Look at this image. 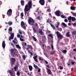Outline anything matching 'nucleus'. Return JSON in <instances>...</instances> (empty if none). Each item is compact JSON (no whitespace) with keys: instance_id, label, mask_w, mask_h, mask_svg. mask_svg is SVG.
<instances>
[{"instance_id":"39","label":"nucleus","mask_w":76,"mask_h":76,"mask_svg":"<svg viewBox=\"0 0 76 76\" xmlns=\"http://www.w3.org/2000/svg\"><path fill=\"white\" fill-rule=\"evenodd\" d=\"M62 52L64 53H67V50H63Z\"/></svg>"},{"instance_id":"40","label":"nucleus","mask_w":76,"mask_h":76,"mask_svg":"<svg viewBox=\"0 0 76 76\" xmlns=\"http://www.w3.org/2000/svg\"><path fill=\"white\" fill-rule=\"evenodd\" d=\"M47 11L48 12H51V10H50V9L49 8L47 10Z\"/></svg>"},{"instance_id":"3","label":"nucleus","mask_w":76,"mask_h":76,"mask_svg":"<svg viewBox=\"0 0 76 76\" xmlns=\"http://www.w3.org/2000/svg\"><path fill=\"white\" fill-rule=\"evenodd\" d=\"M28 22L29 25H31V26H34V23H35V21L32 18H30L28 20Z\"/></svg>"},{"instance_id":"20","label":"nucleus","mask_w":76,"mask_h":76,"mask_svg":"<svg viewBox=\"0 0 76 76\" xmlns=\"http://www.w3.org/2000/svg\"><path fill=\"white\" fill-rule=\"evenodd\" d=\"M59 24H60V23L58 22H57V25H56L55 26L56 27V28H58V26H59Z\"/></svg>"},{"instance_id":"15","label":"nucleus","mask_w":76,"mask_h":76,"mask_svg":"<svg viewBox=\"0 0 76 76\" xmlns=\"http://www.w3.org/2000/svg\"><path fill=\"white\" fill-rule=\"evenodd\" d=\"M7 24L9 25V26H11L13 24V22L12 21H10L7 23Z\"/></svg>"},{"instance_id":"32","label":"nucleus","mask_w":76,"mask_h":76,"mask_svg":"<svg viewBox=\"0 0 76 76\" xmlns=\"http://www.w3.org/2000/svg\"><path fill=\"white\" fill-rule=\"evenodd\" d=\"M19 32L20 35H22V32L20 30H19Z\"/></svg>"},{"instance_id":"12","label":"nucleus","mask_w":76,"mask_h":76,"mask_svg":"<svg viewBox=\"0 0 76 76\" xmlns=\"http://www.w3.org/2000/svg\"><path fill=\"white\" fill-rule=\"evenodd\" d=\"M47 73H48L49 75H51L52 74V72L50 69H49L48 71H47Z\"/></svg>"},{"instance_id":"2","label":"nucleus","mask_w":76,"mask_h":76,"mask_svg":"<svg viewBox=\"0 0 76 76\" xmlns=\"http://www.w3.org/2000/svg\"><path fill=\"white\" fill-rule=\"evenodd\" d=\"M10 32H12V28L11 27H10V28L8 29V33L11 35V36L10 37L9 39V41H11V39H13L14 38V33L12 32L10 33Z\"/></svg>"},{"instance_id":"52","label":"nucleus","mask_w":76,"mask_h":76,"mask_svg":"<svg viewBox=\"0 0 76 76\" xmlns=\"http://www.w3.org/2000/svg\"><path fill=\"white\" fill-rule=\"evenodd\" d=\"M34 61H35L37 63H38V60L37 59H34Z\"/></svg>"},{"instance_id":"51","label":"nucleus","mask_w":76,"mask_h":76,"mask_svg":"<svg viewBox=\"0 0 76 76\" xmlns=\"http://www.w3.org/2000/svg\"><path fill=\"white\" fill-rule=\"evenodd\" d=\"M71 63H72V65H73V64H75V62L73 61H71Z\"/></svg>"},{"instance_id":"47","label":"nucleus","mask_w":76,"mask_h":76,"mask_svg":"<svg viewBox=\"0 0 76 76\" xmlns=\"http://www.w3.org/2000/svg\"><path fill=\"white\" fill-rule=\"evenodd\" d=\"M39 60H41L42 61H43V58H41V57H39Z\"/></svg>"},{"instance_id":"1","label":"nucleus","mask_w":76,"mask_h":76,"mask_svg":"<svg viewBox=\"0 0 76 76\" xmlns=\"http://www.w3.org/2000/svg\"><path fill=\"white\" fill-rule=\"evenodd\" d=\"M32 7V1L30 0L28 1L27 4L25 6V8H24V12L25 15H26L27 13V12H28L30 8Z\"/></svg>"},{"instance_id":"30","label":"nucleus","mask_w":76,"mask_h":76,"mask_svg":"<svg viewBox=\"0 0 76 76\" xmlns=\"http://www.w3.org/2000/svg\"><path fill=\"white\" fill-rule=\"evenodd\" d=\"M27 47H28V48H31V50H32V47L31 46H30L29 45H28Z\"/></svg>"},{"instance_id":"34","label":"nucleus","mask_w":76,"mask_h":76,"mask_svg":"<svg viewBox=\"0 0 76 76\" xmlns=\"http://www.w3.org/2000/svg\"><path fill=\"white\" fill-rule=\"evenodd\" d=\"M49 37H51L52 38H53V35H52V34H49L48 35Z\"/></svg>"},{"instance_id":"63","label":"nucleus","mask_w":76,"mask_h":76,"mask_svg":"<svg viewBox=\"0 0 76 76\" xmlns=\"http://www.w3.org/2000/svg\"><path fill=\"white\" fill-rule=\"evenodd\" d=\"M73 15L74 16H76V13H74L73 14Z\"/></svg>"},{"instance_id":"54","label":"nucleus","mask_w":76,"mask_h":76,"mask_svg":"<svg viewBox=\"0 0 76 76\" xmlns=\"http://www.w3.org/2000/svg\"><path fill=\"white\" fill-rule=\"evenodd\" d=\"M64 22H67L68 21L67 19H65L64 20Z\"/></svg>"},{"instance_id":"11","label":"nucleus","mask_w":76,"mask_h":76,"mask_svg":"<svg viewBox=\"0 0 76 76\" xmlns=\"http://www.w3.org/2000/svg\"><path fill=\"white\" fill-rule=\"evenodd\" d=\"M19 67V64L17 63V64L14 67V70L15 72H16L17 71V69H18V67Z\"/></svg>"},{"instance_id":"10","label":"nucleus","mask_w":76,"mask_h":76,"mask_svg":"<svg viewBox=\"0 0 76 76\" xmlns=\"http://www.w3.org/2000/svg\"><path fill=\"white\" fill-rule=\"evenodd\" d=\"M61 13V12L59 10H58L55 12V14L57 16H60V13Z\"/></svg>"},{"instance_id":"8","label":"nucleus","mask_w":76,"mask_h":76,"mask_svg":"<svg viewBox=\"0 0 76 76\" xmlns=\"http://www.w3.org/2000/svg\"><path fill=\"white\" fill-rule=\"evenodd\" d=\"M21 26L24 29H26V26H25V23L23 21H21Z\"/></svg>"},{"instance_id":"42","label":"nucleus","mask_w":76,"mask_h":76,"mask_svg":"<svg viewBox=\"0 0 76 76\" xmlns=\"http://www.w3.org/2000/svg\"><path fill=\"white\" fill-rule=\"evenodd\" d=\"M20 39L21 41H24V40H23V39L21 38V37H20Z\"/></svg>"},{"instance_id":"17","label":"nucleus","mask_w":76,"mask_h":76,"mask_svg":"<svg viewBox=\"0 0 76 76\" xmlns=\"http://www.w3.org/2000/svg\"><path fill=\"white\" fill-rule=\"evenodd\" d=\"M15 47L18 49H21V48L19 46V45H15Z\"/></svg>"},{"instance_id":"43","label":"nucleus","mask_w":76,"mask_h":76,"mask_svg":"<svg viewBox=\"0 0 76 76\" xmlns=\"http://www.w3.org/2000/svg\"><path fill=\"white\" fill-rule=\"evenodd\" d=\"M59 67L60 68V69L61 70H62V69H63V67L62 66H59Z\"/></svg>"},{"instance_id":"56","label":"nucleus","mask_w":76,"mask_h":76,"mask_svg":"<svg viewBox=\"0 0 76 76\" xmlns=\"http://www.w3.org/2000/svg\"><path fill=\"white\" fill-rule=\"evenodd\" d=\"M73 26H76V23H74L72 24Z\"/></svg>"},{"instance_id":"4","label":"nucleus","mask_w":76,"mask_h":76,"mask_svg":"<svg viewBox=\"0 0 76 76\" xmlns=\"http://www.w3.org/2000/svg\"><path fill=\"white\" fill-rule=\"evenodd\" d=\"M10 51H11V56H14L15 54H16V53L18 51V50L16 49H11L10 50Z\"/></svg>"},{"instance_id":"18","label":"nucleus","mask_w":76,"mask_h":76,"mask_svg":"<svg viewBox=\"0 0 76 76\" xmlns=\"http://www.w3.org/2000/svg\"><path fill=\"white\" fill-rule=\"evenodd\" d=\"M29 70L30 71H32V66L31 65H29L28 66Z\"/></svg>"},{"instance_id":"23","label":"nucleus","mask_w":76,"mask_h":76,"mask_svg":"<svg viewBox=\"0 0 76 76\" xmlns=\"http://www.w3.org/2000/svg\"><path fill=\"white\" fill-rule=\"evenodd\" d=\"M72 35H76V31H72Z\"/></svg>"},{"instance_id":"61","label":"nucleus","mask_w":76,"mask_h":76,"mask_svg":"<svg viewBox=\"0 0 76 76\" xmlns=\"http://www.w3.org/2000/svg\"><path fill=\"white\" fill-rule=\"evenodd\" d=\"M30 53L31 56H33V54L32 53V52H30Z\"/></svg>"},{"instance_id":"62","label":"nucleus","mask_w":76,"mask_h":76,"mask_svg":"<svg viewBox=\"0 0 76 76\" xmlns=\"http://www.w3.org/2000/svg\"><path fill=\"white\" fill-rule=\"evenodd\" d=\"M45 63H46V64H48V62L47 61H45Z\"/></svg>"},{"instance_id":"26","label":"nucleus","mask_w":76,"mask_h":76,"mask_svg":"<svg viewBox=\"0 0 76 76\" xmlns=\"http://www.w3.org/2000/svg\"><path fill=\"white\" fill-rule=\"evenodd\" d=\"M50 46H51L52 50H54V46H53V44H51Z\"/></svg>"},{"instance_id":"7","label":"nucleus","mask_w":76,"mask_h":76,"mask_svg":"<svg viewBox=\"0 0 76 76\" xmlns=\"http://www.w3.org/2000/svg\"><path fill=\"white\" fill-rule=\"evenodd\" d=\"M7 14L8 16H12V10L11 9H9L7 11Z\"/></svg>"},{"instance_id":"44","label":"nucleus","mask_w":76,"mask_h":76,"mask_svg":"<svg viewBox=\"0 0 76 76\" xmlns=\"http://www.w3.org/2000/svg\"><path fill=\"white\" fill-rule=\"evenodd\" d=\"M61 18H65V16H64V15H61Z\"/></svg>"},{"instance_id":"50","label":"nucleus","mask_w":76,"mask_h":76,"mask_svg":"<svg viewBox=\"0 0 76 76\" xmlns=\"http://www.w3.org/2000/svg\"><path fill=\"white\" fill-rule=\"evenodd\" d=\"M9 72L10 73V75H13V73H12V72L10 71Z\"/></svg>"},{"instance_id":"45","label":"nucleus","mask_w":76,"mask_h":76,"mask_svg":"<svg viewBox=\"0 0 76 76\" xmlns=\"http://www.w3.org/2000/svg\"><path fill=\"white\" fill-rule=\"evenodd\" d=\"M25 72H26V73H27V74H28V75H29V72H28V71H26V70H25L24 71Z\"/></svg>"},{"instance_id":"13","label":"nucleus","mask_w":76,"mask_h":76,"mask_svg":"<svg viewBox=\"0 0 76 76\" xmlns=\"http://www.w3.org/2000/svg\"><path fill=\"white\" fill-rule=\"evenodd\" d=\"M2 46L3 48H5V47L6 46V44H5V42L4 41H3V42Z\"/></svg>"},{"instance_id":"55","label":"nucleus","mask_w":76,"mask_h":76,"mask_svg":"<svg viewBox=\"0 0 76 76\" xmlns=\"http://www.w3.org/2000/svg\"><path fill=\"white\" fill-rule=\"evenodd\" d=\"M17 37L18 38H20V35L19 34H18L17 35Z\"/></svg>"},{"instance_id":"24","label":"nucleus","mask_w":76,"mask_h":76,"mask_svg":"<svg viewBox=\"0 0 76 76\" xmlns=\"http://www.w3.org/2000/svg\"><path fill=\"white\" fill-rule=\"evenodd\" d=\"M71 20L72 22H74L76 20V18L74 17H72Z\"/></svg>"},{"instance_id":"36","label":"nucleus","mask_w":76,"mask_h":76,"mask_svg":"<svg viewBox=\"0 0 76 76\" xmlns=\"http://www.w3.org/2000/svg\"><path fill=\"white\" fill-rule=\"evenodd\" d=\"M70 60H69V63H67V64L68 66H70Z\"/></svg>"},{"instance_id":"21","label":"nucleus","mask_w":76,"mask_h":76,"mask_svg":"<svg viewBox=\"0 0 76 76\" xmlns=\"http://www.w3.org/2000/svg\"><path fill=\"white\" fill-rule=\"evenodd\" d=\"M51 26L53 28V29H56V27L54 26V25L51 24V23H50Z\"/></svg>"},{"instance_id":"9","label":"nucleus","mask_w":76,"mask_h":76,"mask_svg":"<svg viewBox=\"0 0 76 76\" xmlns=\"http://www.w3.org/2000/svg\"><path fill=\"white\" fill-rule=\"evenodd\" d=\"M39 3L41 5L43 6L45 4V1L44 0H40L39 1Z\"/></svg>"},{"instance_id":"28","label":"nucleus","mask_w":76,"mask_h":76,"mask_svg":"<svg viewBox=\"0 0 76 76\" xmlns=\"http://www.w3.org/2000/svg\"><path fill=\"white\" fill-rule=\"evenodd\" d=\"M32 38H33L34 41H37V39H36V38H35V37L34 36H33Z\"/></svg>"},{"instance_id":"49","label":"nucleus","mask_w":76,"mask_h":76,"mask_svg":"<svg viewBox=\"0 0 76 76\" xmlns=\"http://www.w3.org/2000/svg\"><path fill=\"white\" fill-rule=\"evenodd\" d=\"M40 71H41V69H40V68H38V73H39Z\"/></svg>"},{"instance_id":"60","label":"nucleus","mask_w":76,"mask_h":76,"mask_svg":"<svg viewBox=\"0 0 76 76\" xmlns=\"http://www.w3.org/2000/svg\"><path fill=\"white\" fill-rule=\"evenodd\" d=\"M73 51H75V52H76V48L74 49L73 50Z\"/></svg>"},{"instance_id":"27","label":"nucleus","mask_w":76,"mask_h":76,"mask_svg":"<svg viewBox=\"0 0 76 76\" xmlns=\"http://www.w3.org/2000/svg\"><path fill=\"white\" fill-rule=\"evenodd\" d=\"M20 16H21V18H23V12H22L21 14H20Z\"/></svg>"},{"instance_id":"35","label":"nucleus","mask_w":76,"mask_h":76,"mask_svg":"<svg viewBox=\"0 0 76 76\" xmlns=\"http://www.w3.org/2000/svg\"><path fill=\"white\" fill-rule=\"evenodd\" d=\"M55 52H56V51H55V50H53V51L51 53V55H53V54H54V53H55Z\"/></svg>"},{"instance_id":"53","label":"nucleus","mask_w":76,"mask_h":76,"mask_svg":"<svg viewBox=\"0 0 76 76\" xmlns=\"http://www.w3.org/2000/svg\"><path fill=\"white\" fill-rule=\"evenodd\" d=\"M23 45H25V46H26V42H23Z\"/></svg>"},{"instance_id":"46","label":"nucleus","mask_w":76,"mask_h":76,"mask_svg":"<svg viewBox=\"0 0 76 76\" xmlns=\"http://www.w3.org/2000/svg\"><path fill=\"white\" fill-rule=\"evenodd\" d=\"M22 57L23 59H25V58H26L25 57V55H23L22 56Z\"/></svg>"},{"instance_id":"5","label":"nucleus","mask_w":76,"mask_h":76,"mask_svg":"<svg viewBox=\"0 0 76 76\" xmlns=\"http://www.w3.org/2000/svg\"><path fill=\"white\" fill-rule=\"evenodd\" d=\"M56 34L58 38L60 39H61L62 38H63V36L61 34H60L58 31H56Z\"/></svg>"},{"instance_id":"33","label":"nucleus","mask_w":76,"mask_h":76,"mask_svg":"<svg viewBox=\"0 0 76 76\" xmlns=\"http://www.w3.org/2000/svg\"><path fill=\"white\" fill-rule=\"evenodd\" d=\"M33 31L34 33H35V32H37V30H36V29L34 27L33 28Z\"/></svg>"},{"instance_id":"31","label":"nucleus","mask_w":76,"mask_h":76,"mask_svg":"<svg viewBox=\"0 0 76 76\" xmlns=\"http://www.w3.org/2000/svg\"><path fill=\"white\" fill-rule=\"evenodd\" d=\"M62 24L63 25H64V26L65 27H66L67 26V25L65 24V23H62Z\"/></svg>"},{"instance_id":"19","label":"nucleus","mask_w":76,"mask_h":76,"mask_svg":"<svg viewBox=\"0 0 76 76\" xmlns=\"http://www.w3.org/2000/svg\"><path fill=\"white\" fill-rule=\"evenodd\" d=\"M69 33H70V32L69 31L66 34V35L67 37H70V35L69 34Z\"/></svg>"},{"instance_id":"16","label":"nucleus","mask_w":76,"mask_h":76,"mask_svg":"<svg viewBox=\"0 0 76 76\" xmlns=\"http://www.w3.org/2000/svg\"><path fill=\"white\" fill-rule=\"evenodd\" d=\"M25 3V1H24L23 0H21V4L23 6H24V3Z\"/></svg>"},{"instance_id":"29","label":"nucleus","mask_w":76,"mask_h":76,"mask_svg":"<svg viewBox=\"0 0 76 76\" xmlns=\"http://www.w3.org/2000/svg\"><path fill=\"white\" fill-rule=\"evenodd\" d=\"M34 67L36 69H38V67L37 65H35L34 64Z\"/></svg>"},{"instance_id":"38","label":"nucleus","mask_w":76,"mask_h":76,"mask_svg":"<svg viewBox=\"0 0 76 76\" xmlns=\"http://www.w3.org/2000/svg\"><path fill=\"white\" fill-rule=\"evenodd\" d=\"M12 42L13 43H14L15 44H18L17 42L14 40H12Z\"/></svg>"},{"instance_id":"59","label":"nucleus","mask_w":76,"mask_h":76,"mask_svg":"<svg viewBox=\"0 0 76 76\" xmlns=\"http://www.w3.org/2000/svg\"><path fill=\"white\" fill-rule=\"evenodd\" d=\"M49 15L50 17H51V13H49Z\"/></svg>"},{"instance_id":"6","label":"nucleus","mask_w":76,"mask_h":76,"mask_svg":"<svg viewBox=\"0 0 76 76\" xmlns=\"http://www.w3.org/2000/svg\"><path fill=\"white\" fill-rule=\"evenodd\" d=\"M10 62L11 66H13L15 64V61H16V59L15 58H10Z\"/></svg>"},{"instance_id":"48","label":"nucleus","mask_w":76,"mask_h":76,"mask_svg":"<svg viewBox=\"0 0 76 76\" xmlns=\"http://www.w3.org/2000/svg\"><path fill=\"white\" fill-rule=\"evenodd\" d=\"M49 20H50V19L49 18L48 19V20H47V23H50V24L51 23H50V22L49 21Z\"/></svg>"},{"instance_id":"41","label":"nucleus","mask_w":76,"mask_h":76,"mask_svg":"<svg viewBox=\"0 0 76 76\" xmlns=\"http://www.w3.org/2000/svg\"><path fill=\"white\" fill-rule=\"evenodd\" d=\"M37 55H36V56H34L33 57V58L34 59V60L35 59H37Z\"/></svg>"},{"instance_id":"25","label":"nucleus","mask_w":76,"mask_h":76,"mask_svg":"<svg viewBox=\"0 0 76 76\" xmlns=\"http://www.w3.org/2000/svg\"><path fill=\"white\" fill-rule=\"evenodd\" d=\"M72 16H69L68 18V20H72Z\"/></svg>"},{"instance_id":"37","label":"nucleus","mask_w":76,"mask_h":76,"mask_svg":"<svg viewBox=\"0 0 76 76\" xmlns=\"http://www.w3.org/2000/svg\"><path fill=\"white\" fill-rule=\"evenodd\" d=\"M17 75H18V76H19V75H20V72H19V71L17 72Z\"/></svg>"},{"instance_id":"22","label":"nucleus","mask_w":76,"mask_h":76,"mask_svg":"<svg viewBox=\"0 0 76 76\" xmlns=\"http://www.w3.org/2000/svg\"><path fill=\"white\" fill-rule=\"evenodd\" d=\"M39 33L41 35H43V32H42V30H40L39 31Z\"/></svg>"},{"instance_id":"14","label":"nucleus","mask_w":76,"mask_h":76,"mask_svg":"<svg viewBox=\"0 0 76 76\" xmlns=\"http://www.w3.org/2000/svg\"><path fill=\"white\" fill-rule=\"evenodd\" d=\"M75 8H76L75 7H73L72 6L70 7V9L72 10H75Z\"/></svg>"},{"instance_id":"64","label":"nucleus","mask_w":76,"mask_h":76,"mask_svg":"<svg viewBox=\"0 0 76 76\" xmlns=\"http://www.w3.org/2000/svg\"><path fill=\"white\" fill-rule=\"evenodd\" d=\"M11 45H12V46H13V47H14V45H13V43H11Z\"/></svg>"},{"instance_id":"58","label":"nucleus","mask_w":76,"mask_h":76,"mask_svg":"<svg viewBox=\"0 0 76 76\" xmlns=\"http://www.w3.org/2000/svg\"><path fill=\"white\" fill-rule=\"evenodd\" d=\"M35 26H38V24L37 23H35Z\"/></svg>"},{"instance_id":"57","label":"nucleus","mask_w":76,"mask_h":76,"mask_svg":"<svg viewBox=\"0 0 76 76\" xmlns=\"http://www.w3.org/2000/svg\"><path fill=\"white\" fill-rule=\"evenodd\" d=\"M41 19V18L39 17H37V19L39 20H40V19Z\"/></svg>"}]
</instances>
